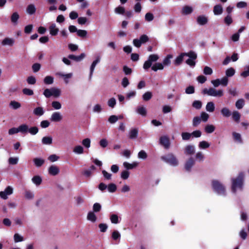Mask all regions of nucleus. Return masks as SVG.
<instances>
[{
    "label": "nucleus",
    "mask_w": 249,
    "mask_h": 249,
    "mask_svg": "<svg viewBox=\"0 0 249 249\" xmlns=\"http://www.w3.org/2000/svg\"><path fill=\"white\" fill-rule=\"evenodd\" d=\"M244 178V173L243 172H240L236 178L231 179V190L233 193L235 194L237 189L241 191L243 190Z\"/></svg>",
    "instance_id": "f257e3e1"
},
{
    "label": "nucleus",
    "mask_w": 249,
    "mask_h": 249,
    "mask_svg": "<svg viewBox=\"0 0 249 249\" xmlns=\"http://www.w3.org/2000/svg\"><path fill=\"white\" fill-rule=\"evenodd\" d=\"M212 186L214 192L219 195L225 196L226 195V188L225 186L218 180H213Z\"/></svg>",
    "instance_id": "f03ea898"
},
{
    "label": "nucleus",
    "mask_w": 249,
    "mask_h": 249,
    "mask_svg": "<svg viewBox=\"0 0 249 249\" xmlns=\"http://www.w3.org/2000/svg\"><path fill=\"white\" fill-rule=\"evenodd\" d=\"M162 160L173 166H176L178 164V161L176 157L173 153H168L160 157Z\"/></svg>",
    "instance_id": "7ed1b4c3"
},
{
    "label": "nucleus",
    "mask_w": 249,
    "mask_h": 249,
    "mask_svg": "<svg viewBox=\"0 0 249 249\" xmlns=\"http://www.w3.org/2000/svg\"><path fill=\"white\" fill-rule=\"evenodd\" d=\"M202 93L203 94H207L208 95L214 97H222L223 96V91L222 89L216 90L215 89L210 88L209 89L205 88L202 90Z\"/></svg>",
    "instance_id": "20e7f679"
},
{
    "label": "nucleus",
    "mask_w": 249,
    "mask_h": 249,
    "mask_svg": "<svg viewBox=\"0 0 249 249\" xmlns=\"http://www.w3.org/2000/svg\"><path fill=\"white\" fill-rule=\"evenodd\" d=\"M159 58L158 55L156 54H150L148 58V60L146 61L143 66V68L144 70H148L149 69L152 64L153 62H156Z\"/></svg>",
    "instance_id": "39448f33"
},
{
    "label": "nucleus",
    "mask_w": 249,
    "mask_h": 249,
    "mask_svg": "<svg viewBox=\"0 0 249 249\" xmlns=\"http://www.w3.org/2000/svg\"><path fill=\"white\" fill-rule=\"evenodd\" d=\"M189 58L186 60V63L191 67H194L196 65V59L197 58L196 53L193 51H190L187 53V56Z\"/></svg>",
    "instance_id": "423d86ee"
},
{
    "label": "nucleus",
    "mask_w": 249,
    "mask_h": 249,
    "mask_svg": "<svg viewBox=\"0 0 249 249\" xmlns=\"http://www.w3.org/2000/svg\"><path fill=\"white\" fill-rule=\"evenodd\" d=\"M13 192V188L11 186H8L4 191L0 192V196L4 199H6L7 198V196L11 195Z\"/></svg>",
    "instance_id": "0eeeda50"
},
{
    "label": "nucleus",
    "mask_w": 249,
    "mask_h": 249,
    "mask_svg": "<svg viewBox=\"0 0 249 249\" xmlns=\"http://www.w3.org/2000/svg\"><path fill=\"white\" fill-rule=\"evenodd\" d=\"M160 143L166 149H168L170 147V142L169 139L166 136L160 137Z\"/></svg>",
    "instance_id": "6e6552de"
},
{
    "label": "nucleus",
    "mask_w": 249,
    "mask_h": 249,
    "mask_svg": "<svg viewBox=\"0 0 249 249\" xmlns=\"http://www.w3.org/2000/svg\"><path fill=\"white\" fill-rule=\"evenodd\" d=\"M195 164V160L192 157L190 158L186 162L185 169L187 171H190L192 167Z\"/></svg>",
    "instance_id": "1a4fd4ad"
},
{
    "label": "nucleus",
    "mask_w": 249,
    "mask_h": 249,
    "mask_svg": "<svg viewBox=\"0 0 249 249\" xmlns=\"http://www.w3.org/2000/svg\"><path fill=\"white\" fill-rule=\"evenodd\" d=\"M48 172L52 176H56L59 173V169L55 165H51L48 169Z\"/></svg>",
    "instance_id": "9d476101"
},
{
    "label": "nucleus",
    "mask_w": 249,
    "mask_h": 249,
    "mask_svg": "<svg viewBox=\"0 0 249 249\" xmlns=\"http://www.w3.org/2000/svg\"><path fill=\"white\" fill-rule=\"evenodd\" d=\"M50 34L52 36H55L57 35L59 32V29L56 28L55 23H52L49 28Z\"/></svg>",
    "instance_id": "9b49d317"
},
{
    "label": "nucleus",
    "mask_w": 249,
    "mask_h": 249,
    "mask_svg": "<svg viewBox=\"0 0 249 249\" xmlns=\"http://www.w3.org/2000/svg\"><path fill=\"white\" fill-rule=\"evenodd\" d=\"M62 119V117L60 113L58 112H53L51 117V120L53 122H58L60 121Z\"/></svg>",
    "instance_id": "f8f14e48"
},
{
    "label": "nucleus",
    "mask_w": 249,
    "mask_h": 249,
    "mask_svg": "<svg viewBox=\"0 0 249 249\" xmlns=\"http://www.w3.org/2000/svg\"><path fill=\"white\" fill-rule=\"evenodd\" d=\"M85 57V54L84 53H82L79 56H76L73 54H69L68 56V58L76 62H79L81 61Z\"/></svg>",
    "instance_id": "ddd939ff"
},
{
    "label": "nucleus",
    "mask_w": 249,
    "mask_h": 249,
    "mask_svg": "<svg viewBox=\"0 0 249 249\" xmlns=\"http://www.w3.org/2000/svg\"><path fill=\"white\" fill-rule=\"evenodd\" d=\"M187 53H181L175 60V65L177 66L180 65L183 61L184 56H187Z\"/></svg>",
    "instance_id": "4468645a"
},
{
    "label": "nucleus",
    "mask_w": 249,
    "mask_h": 249,
    "mask_svg": "<svg viewBox=\"0 0 249 249\" xmlns=\"http://www.w3.org/2000/svg\"><path fill=\"white\" fill-rule=\"evenodd\" d=\"M197 22L200 25H204L208 23V18L204 16H199L196 19Z\"/></svg>",
    "instance_id": "2eb2a0df"
},
{
    "label": "nucleus",
    "mask_w": 249,
    "mask_h": 249,
    "mask_svg": "<svg viewBox=\"0 0 249 249\" xmlns=\"http://www.w3.org/2000/svg\"><path fill=\"white\" fill-rule=\"evenodd\" d=\"M195 147L191 145H187L184 150L185 154L188 155H193L195 153Z\"/></svg>",
    "instance_id": "dca6fc26"
},
{
    "label": "nucleus",
    "mask_w": 249,
    "mask_h": 249,
    "mask_svg": "<svg viewBox=\"0 0 249 249\" xmlns=\"http://www.w3.org/2000/svg\"><path fill=\"white\" fill-rule=\"evenodd\" d=\"M138 134V129L137 128H132L130 130L129 133V138L130 139H136Z\"/></svg>",
    "instance_id": "f3484780"
},
{
    "label": "nucleus",
    "mask_w": 249,
    "mask_h": 249,
    "mask_svg": "<svg viewBox=\"0 0 249 249\" xmlns=\"http://www.w3.org/2000/svg\"><path fill=\"white\" fill-rule=\"evenodd\" d=\"M193 11V10L192 7L188 5H185L184 7H183L182 9L181 13L184 15H187L192 13Z\"/></svg>",
    "instance_id": "a211bd4d"
},
{
    "label": "nucleus",
    "mask_w": 249,
    "mask_h": 249,
    "mask_svg": "<svg viewBox=\"0 0 249 249\" xmlns=\"http://www.w3.org/2000/svg\"><path fill=\"white\" fill-rule=\"evenodd\" d=\"M214 14L215 15H220L223 12V8L220 4H217L213 7V10Z\"/></svg>",
    "instance_id": "6ab92c4d"
},
{
    "label": "nucleus",
    "mask_w": 249,
    "mask_h": 249,
    "mask_svg": "<svg viewBox=\"0 0 249 249\" xmlns=\"http://www.w3.org/2000/svg\"><path fill=\"white\" fill-rule=\"evenodd\" d=\"M14 43V40L13 38L6 37L2 41L3 45H9L12 46Z\"/></svg>",
    "instance_id": "aec40b11"
},
{
    "label": "nucleus",
    "mask_w": 249,
    "mask_h": 249,
    "mask_svg": "<svg viewBox=\"0 0 249 249\" xmlns=\"http://www.w3.org/2000/svg\"><path fill=\"white\" fill-rule=\"evenodd\" d=\"M221 113L225 117H229L231 115V111L227 107H224L221 109Z\"/></svg>",
    "instance_id": "412c9836"
},
{
    "label": "nucleus",
    "mask_w": 249,
    "mask_h": 249,
    "mask_svg": "<svg viewBox=\"0 0 249 249\" xmlns=\"http://www.w3.org/2000/svg\"><path fill=\"white\" fill-rule=\"evenodd\" d=\"M232 134L233 140L237 142H239L240 143H243V140L242 139L241 136L239 133L235 132H232Z\"/></svg>",
    "instance_id": "4be33fe9"
},
{
    "label": "nucleus",
    "mask_w": 249,
    "mask_h": 249,
    "mask_svg": "<svg viewBox=\"0 0 249 249\" xmlns=\"http://www.w3.org/2000/svg\"><path fill=\"white\" fill-rule=\"evenodd\" d=\"M164 66L163 64L160 63H156L151 67V69L155 71L158 70H162Z\"/></svg>",
    "instance_id": "5701e85b"
},
{
    "label": "nucleus",
    "mask_w": 249,
    "mask_h": 249,
    "mask_svg": "<svg viewBox=\"0 0 249 249\" xmlns=\"http://www.w3.org/2000/svg\"><path fill=\"white\" fill-rule=\"evenodd\" d=\"M241 115L237 111H234L232 113V118L234 121L238 123L240 121Z\"/></svg>",
    "instance_id": "b1692460"
},
{
    "label": "nucleus",
    "mask_w": 249,
    "mask_h": 249,
    "mask_svg": "<svg viewBox=\"0 0 249 249\" xmlns=\"http://www.w3.org/2000/svg\"><path fill=\"white\" fill-rule=\"evenodd\" d=\"M88 220L92 222H95L97 220V217L96 215L93 212H89L88 213L87 215Z\"/></svg>",
    "instance_id": "393cba45"
},
{
    "label": "nucleus",
    "mask_w": 249,
    "mask_h": 249,
    "mask_svg": "<svg viewBox=\"0 0 249 249\" xmlns=\"http://www.w3.org/2000/svg\"><path fill=\"white\" fill-rule=\"evenodd\" d=\"M206 109L207 111L210 112H213L214 111L215 109L214 104L213 102H208L206 106Z\"/></svg>",
    "instance_id": "a878e982"
},
{
    "label": "nucleus",
    "mask_w": 249,
    "mask_h": 249,
    "mask_svg": "<svg viewBox=\"0 0 249 249\" xmlns=\"http://www.w3.org/2000/svg\"><path fill=\"white\" fill-rule=\"evenodd\" d=\"M36 11V8L35 5L33 4H29L26 9L27 12L30 15L34 14Z\"/></svg>",
    "instance_id": "bb28decb"
},
{
    "label": "nucleus",
    "mask_w": 249,
    "mask_h": 249,
    "mask_svg": "<svg viewBox=\"0 0 249 249\" xmlns=\"http://www.w3.org/2000/svg\"><path fill=\"white\" fill-rule=\"evenodd\" d=\"M18 132L26 133L28 130V126L26 124L20 125L18 127Z\"/></svg>",
    "instance_id": "cd10ccee"
},
{
    "label": "nucleus",
    "mask_w": 249,
    "mask_h": 249,
    "mask_svg": "<svg viewBox=\"0 0 249 249\" xmlns=\"http://www.w3.org/2000/svg\"><path fill=\"white\" fill-rule=\"evenodd\" d=\"M33 161L36 167L41 166L45 162V160H44L37 158L34 159Z\"/></svg>",
    "instance_id": "c85d7f7f"
},
{
    "label": "nucleus",
    "mask_w": 249,
    "mask_h": 249,
    "mask_svg": "<svg viewBox=\"0 0 249 249\" xmlns=\"http://www.w3.org/2000/svg\"><path fill=\"white\" fill-rule=\"evenodd\" d=\"M123 165L126 169L130 170L136 167L138 165V163L136 162H133V163L130 164L128 162H124Z\"/></svg>",
    "instance_id": "c756f323"
},
{
    "label": "nucleus",
    "mask_w": 249,
    "mask_h": 249,
    "mask_svg": "<svg viewBox=\"0 0 249 249\" xmlns=\"http://www.w3.org/2000/svg\"><path fill=\"white\" fill-rule=\"evenodd\" d=\"M10 107H11L14 109H17L21 107L20 103L16 101H11L9 104Z\"/></svg>",
    "instance_id": "7c9ffc66"
},
{
    "label": "nucleus",
    "mask_w": 249,
    "mask_h": 249,
    "mask_svg": "<svg viewBox=\"0 0 249 249\" xmlns=\"http://www.w3.org/2000/svg\"><path fill=\"white\" fill-rule=\"evenodd\" d=\"M99 61H100V58H99V57H98L96 59V60L93 61L92 63L91 64V65L90 68V77L91 76L96 64L98 62H99Z\"/></svg>",
    "instance_id": "2f4dec72"
},
{
    "label": "nucleus",
    "mask_w": 249,
    "mask_h": 249,
    "mask_svg": "<svg viewBox=\"0 0 249 249\" xmlns=\"http://www.w3.org/2000/svg\"><path fill=\"white\" fill-rule=\"evenodd\" d=\"M56 74L61 77H64L65 82L66 84L68 83V82H69L68 79L71 78L72 76V74L71 73H68V74H63L62 73L58 72V73H57Z\"/></svg>",
    "instance_id": "473e14b6"
},
{
    "label": "nucleus",
    "mask_w": 249,
    "mask_h": 249,
    "mask_svg": "<svg viewBox=\"0 0 249 249\" xmlns=\"http://www.w3.org/2000/svg\"><path fill=\"white\" fill-rule=\"evenodd\" d=\"M44 113L42 107H37L34 110V113L37 116H42Z\"/></svg>",
    "instance_id": "72a5a7b5"
},
{
    "label": "nucleus",
    "mask_w": 249,
    "mask_h": 249,
    "mask_svg": "<svg viewBox=\"0 0 249 249\" xmlns=\"http://www.w3.org/2000/svg\"><path fill=\"white\" fill-rule=\"evenodd\" d=\"M215 126L213 124H207L205 126V131L207 133H212L215 130Z\"/></svg>",
    "instance_id": "f704fd0d"
},
{
    "label": "nucleus",
    "mask_w": 249,
    "mask_h": 249,
    "mask_svg": "<svg viewBox=\"0 0 249 249\" xmlns=\"http://www.w3.org/2000/svg\"><path fill=\"white\" fill-rule=\"evenodd\" d=\"M54 78L52 76H47L44 79V83L46 85L52 84L53 83Z\"/></svg>",
    "instance_id": "c9c22d12"
},
{
    "label": "nucleus",
    "mask_w": 249,
    "mask_h": 249,
    "mask_svg": "<svg viewBox=\"0 0 249 249\" xmlns=\"http://www.w3.org/2000/svg\"><path fill=\"white\" fill-rule=\"evenodd\" d=\"M32 181L36 185H39L42 182V178L39 176H35L32 178Z\"/></svg>",
    "instance_id": "e433bc0d"
},
{
    "label": "nucleus",
    "mask_w": 249,
    "mask_h": 249,
    "mask_svg": "<svg viewBox=\"0 0 249 249\" xmlns=\"http://www.w3.org/2000/svg\"><path fill=\"white\" fill-rule=\"evenodd\" d=\"M52 142L53 139L51 137H44L42 139V142L44 144H51Z\"/></svg>",
    "instance_id": "4c0bfd02"
},
{
    "label": "nucleus",
    "mask_w": 249,
    "mask_h": 249,
    "mask_svg": "<svg viewBox=\"0 0 249 249\" xmlns=\"http://www.w3.org/2000/svg\"><path fill=\"white\" fill-rule=\"evenodd\" d=\"M19 18L18 14L17 12H14L11 17V20L12 22L16 23Z\"/></svg>",
    "instance_id": "58836bf2"
},
{
    "label": "nucleus",
    "mask_w": 249,
    "mask_h": 249,
    "mask_svg": "<svg viewBox=\"0 0 249 249\" xmlns=\"http://www.w3.org/2000/svg\"><path fill=\"white\" fill-rule=\"evenodd\" d=\"M137 111L139 114L143 116H146L147 113L146 110L143 107H139L137 108Z\"/></svg>",
    "instance_id": "ea45409f"
},
{
    "label": "nucleus",
    "mask_w": 249,
    "mask_h": 249,
    "mask_svg": "<svg viewBox=\"0 0 249 249\" xmlns=\"http://www.w3.org/2000/svg\"><path fill=\"white\" fill-rule=\"evenodd\" d=\"M152 97V93L151 92L147 91L144 93L142 95V98L144 101H147L151 99Z\"/></svg>",
    "instance_id": "a19ab883"
},
{
    "label": "nucleus",
    "mask_w": 249,
    "mask_h": 249,
    "mask_svg": "<svg viewBox=\"0 0 249 249\" xmlns=\"http://www.w3.org/2000/svg\"><path fill=\"white\" fill-rule=\"evenodd\" d=\"M235 70L233 68H230L226 71V77H231L235 74Z\"/></svg>",
    "instance_id": "79ce46f5"
},
{
    "label": "nucleus",
    "mask_w": 249,
    "mask_h": 249,
    "mask_svg": "<svg viewBox=\"0 0 249 249\" xmlns=\"http://www.w3.org/2000/svg\"><path fill=\"white\" fill-rule=\"evenodd\" d=\"M244 100L243 99L238 100L235 103V106L238 109H241L244 105Z\"/></svg>",
    "instance_id": "37998d69"
},
{
    "label": "nucleus",
    "mask_w": 249,
    "mask_h": 249,
    "mask_svg": "<svg viewBox=\"0 0 249 249\" xmlns=\"http://www.w3.org/2000/svg\"><path fill=\"white\" fill-rule=\"evenodd\" d=\"M172 57V55L171 54H168L167 56L164 59L163 61V65L168 66L171 63L170 59Z\"/></svg>",
    "instance_id": "c03bdc74"
},
{
    "label": "nucleus",
    "mask_w": 249,
    "mask_h": 249,
    "mask_svg": "<svg viewBox=\"0 0 249 249\" xmlns=\"http://www.w3.org/2000/svg\"><path fill=\"white\" fill-rule=\"evenodd\" d=\"M107 189L108 191L110 193H114L117 190V186L114 183H110L107 186Z\"/></svg>",
    "instance_id": "a18cd8bd"
},
{
    "label": "nucleus",
    "mask_w": 249,
    "mask_h": 249,
    "mask_svg": "<svg viewBox=\"0 0 249 249\" xmlns=\"http://www.w3.org/2000/svg\"><path fill=\"white\" fill-rule=\"evenodd\" d=\"M224 23L227 25H231L233 22V20H232V18L230 15H228L224 18Z\"/></svg>",
    "instance_id": "49530a36"
},
{
    "label": "nucleus",
    "mask_w": 249,
    "mask_h": 249,
    "mask_svg": "<svg viewBox=\"0 0 249 249\" xmlns=\"http://www.w3.org/2000/svg\"><path fill=\"white\" fill-rule=\"evenodd\" d=\"M73 152L79 154H81L84 152V149L82 146L77 145L74 148Z\"/></svg>",
    "instance_id": "de8ad7c7"
},
{
    "label": "nucleus",
    "mask_w": 249,
    "mask_h": 249,
    "mask_svg": "<svg viewBox=\"0 0 249 249\" xmlns=\"http://www.w3.org/2000/svg\"><path fill=\"white\" fill-rule=\"evenodd\" d=\"M192 106L197 109H199L202 107V103L200 101L196 100L193 103Z\"/></svg>",
    "instance_id": "09e8293b"
},
{
    "label": "nucleus",
    "mask_w": 249,
    "mask_h": 249,
    "mask_svg": "<svg viewBox=\"0 0 249 249\" xmlns=\"http://www.w3.org/2000/svg\"><path fill=\"white\" fill-rule=\"evenodd\" d=\"M201 122V118L199 117L196 116L193 118V125L195 127L198 125Z\"/></svg>",
    "instance_id": "8fccbe9b"
},
{
    "label": "nucleus",
    "mask_w": 249,
    "mask_h": 249,
    "mask_svg": "<svg viewBox=\"0 0 249 249\" xmlns=\"http://www.w3.org/2000/svg\"><path fill=\"white\" fill-rule=\"evenodd\" d=\"M115 12L117 14L123 15L125 13V9L124 7L119 6L115 9Z\"/></svg>",
    "instance_id": "3c124183"
},
{
    "label": "nucleus",
    "mask_w": 249,
    "mask_h": 249,
    "mask_svg": "<svg viewBox=\"0 0 249 249\" xmlns=\"http://www.w3.org/2000/svg\"><path fill=\"white\" fill-rule=\"evenodd\" d=\"M154 15L152 13L148 12L145 15V20L148 22L151 21L154 19Z\"/></svg>",
    "instance_id": "603ef678"
},
{
    "label": "nucleus",
    "mask_w": 249,
    "mask_h": 249,
    "mask_svg": "<svg viewBox=\"0 0 249 249\" xmlns=\"http://www.w3.org/2000/svg\"><path fill=\"white\" fill-rule=\"evenodd\" d=\"M110 219L113 224H117L119 222L118 216L117 214H112L110 215Z\"/></svg>",
    "instance_id": "864d4df0"
},
{
    "label": "nucleus",
    "mask_w": 249,
    "mask_h": 249,
    "mask_svg": "<svg viewBox=\"0 0 249 249\" xmlns=\"http://www.w3.org/2000/svg\"><path fill=\"white\" fill-rule=\"evenodd\" d=\"M82 144L87 148L90 146V140L89 138H86L82 142Z\"/></svg>",
    "instance_id": "5fc2aeb1"
},
{
    "label": "nucleus",
    "mask_w": 249,
    "mask_h": 249,
    "mask_svg": "<svg viewBox=\"0 0 249 249\" xmlns=\"http://www.w3.org/2000/svg\"><path fill=\"white\" fill-rule=\"evenodd\" d=\"M210 146L209 143L205 141L200 142L199 143V147L202 149H206Z\"/></svg>",
    "instance_id": "6e6d98bb"
},
{
    "label": "nucleus",
    "mask_w": 249,
    "mask_h": 249,
    "mask_svg": "<svg viewBox=\"0 0 249 249\" xmlns=\"http://www.w3.org/2000/svg\"><path fill=\"white\" fill-rule=\"evenodd\" d=\"M52 96L57 97L60 95V90L54 88H51Z\"/></svg>",
    "instance_id": "4d7b16f0"
},
{
    "label": "nucleus",
    "mask_w": 249,
    "mask_h": 249,
    "mask_svg": "<svg viewBox=\"0 0 249 249\" xmlns=\"http://www.w3.org/2000/svg\"><path fill=\"white\" fill-rule=\"evenodd\" d=\"M22 92L24 94L29 96H31L34 94V91L32 89H28V88H24L22 89Z\"/></svg>",
    "instance_id": "13d9d810"
},
{
    "label": "nucleus",
    "mask_w": 249,
    "mask_h": 249,
    "mask_svg": "<svg viewBox=\"0 0 249 249\" xmlns=\"http://www.w3.org/2000/svg\"><path fill=\"white\" fill-rule=\"evenodd\" d=\"M119 120V118L118 116L116 115H111L108 119V122L110 124H114L116 123Z\"/></svg>",
    "instance_id": "bf43d9fd"
},
{
    "label": "nucleus",
    "mask_w": 249,
    "mask_h": 249,
    "mask_svg": "<svg viewBox=\"0 0 249 249\" xmlns=\"http://www.w3.org/2000/svg\"><path fill=\"white\" fill-rule=\"evenodd\" d=\"M101 205L100 204L98 203H95L93 204V212L97 213L101 211Z\"/></svg>",
    "instance_id": "052dcab7"
},
{
    "label": "nucleus",
    "mask_w": 249,
    "mask_h": 249,
    "mask_svg": "<svg viewBox=\"0 0 249 249\" xmlns=\"http://www.w3.org/2000/svg\"><path fill=\"white\" fill-rule=\"evenodd\" d=\"M28 131L32 135H36L38 132V128L36 126L31 127L30 128H28Z\"/></svg>",
    "instance_id": "680f3d73"
},
{
    "label": "nucleus",
    "mask_w": 249,
    "mask_h": 249,
    "mask_svg": "<svg viewBox=\"0 0 249 249\" xmlns=\"http://www.w3.org/2000/svg\"><path fill=\"white\" fill-rule=\"evenodd\" d=\"M77 35L81 37H85L87 35V32L84 30H78L77 31Z\"/></svg>",
    "instance_id": "e2e57ef3"
},
{
    "label": "nucleus",
    "mask_w": 249,
    "mask_h": 249,
    "mask_svg": "<svg viewBox=\"0 0 249 249\" xmlns=\"http://www.w3.org/2000/svg\"><path fill=\"white\" fill-rule=\"evenodd\" d=\"M191 136V133L188 132H182L181 133L182 138L183 140L185 141L189 140L190 139Z\"/></svg>",
    "instance_id": "0e129e2a"
},
{
    "label": "nucleus",
    "mask_w": 249,
    "mask_h": 249,
    "mask_svg": "<svg viewBox=\"0 0 249 249\" xmlns=\"http://www.w3.org/2000/svg\"><path fill=\"white\" fill-rule=\"evenodd\" d=\"M203 73L206 75H211L213 73V70L208 66H205L203 69Z\"/></svg>",
    "instance_id": "69168bd1"
},
{
    "label": "nucleus",
    "mask_w": 249,
    "mask_h": 249,
    "mask_svg": "<svg viewBox=\"0 0 249 249\" xmlns=\"http://www.w3.org/2000/svg\"><path fill=\"white\" fill-rule=\"evenodd\" d=\"M101 232H105L107 229V225L105 223H101L98 226Z\"/></svg>",
    "instance_id": "338daca9"
},
{
    "label": "nucleus",
    "mask_w": 249,
    "mask_h": 249,
    "mask_svg": "<svg viewBox=\"0 0 249 249\" xmlns=\"http://www.w3.org/2000/svg\"><path fill=\"white\" fill-rule=\"evenodd\" d=\"M247 70H245L241 73V76L246 78L249 76V65L246 67Z\"/></svg>",
    "instance_id": "774afa93"
}]
</instances>
